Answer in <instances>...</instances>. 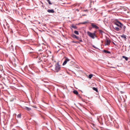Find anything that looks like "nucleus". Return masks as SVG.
<instances>
[{"label": "nucleus", "instance_id": "1", "mask_svg": "<svg viewBox=\"0 0 130 130\" xmlns=\"http://www.w3.org/2000/svg\"><path fill=\"white\" fill-rule=\"evenodd\" d=\"M113 24L116 25L117 27H113L114 29L117 31L121 30H122V24L121 22L116 20L115 21L113 22Z\"/></svg>", "mask_w": 130, "mask_h": 130}, {"label": "nucleus", "instance_id": "2", "mask_svg": "<svg viewBox=\"0 0 130 130\" xmlns=\"http://www.w3.org/2000/svg\"><path fill=\"white\" fill-rule=\"evenodd\" d=\"M96 33V31H94L93 33H92L89 31L87 32V34L88 36L93 39H94L95 37H97V36L95 35Z\"/></svg>", "mask_w": 130, "mask_h": 130}, {"label": "nucleus", "instance_id": "3", "mask_svg": "<svg viewBox=\"0 0 130 130\" xmlns=\"http://www.w3.org/2000/svg\"><path fill=\"white\" fill-rule=\"evenodd\" d=\"M55 71L57 72H58L60 70V67L59 62H57L55 65Z\"/></svg>", "mask_w": 130, "mask_h": 130}, {"label": "nucleus", "instance_id": "4", "mask_svg": "<svg viewBox=\"0 0 130 130\" xmlns=\"http://www.w3.org/2000/svg\"><path fill=\"white\" fill-rule=\"evenodd\" d=\"M105 45H108L110 44L111 41L109 39V38L106 37V39L105 40Z\"/></svg>", "mask_w": 130, "mask_h": 130}, {"label": "nucleus", "instance_id": "5", "mask_svg": "<svg viewBox=\"0 0 130 130\" xmlns=\"http://www.w3.org/2000/svg\"><path fill=\"white\" fill-rule=\"evenodd\" d=\"M64 58H65V60L62 64L63 66L65 65L67 63V62L70 60L69 59L66 57H65Z\"/></svg>", "mask_w": 130, "mask_h": 130}, {"label": "nucleus", "instance_id": "6", "mask_svg": "<svg viewBox=\"0 0 130 130\" xmlns=\"http://www.w3.org/2000/svg\"><path fill=\"white\" fill-rule=\"evenodd\" d=\"M91 24L92 28H95L96 29H98L99 28L98 26L95 25L94 23H91Z\"/></svg>", "mask_w": 130, "mask_h": 130}, {"label": "nucleus", "instance_id": "7", "mask_svg": "<svg viewBox=\"0 0 130 130\" xmlns=\"http://www.w3.org/2000/svg\"><path fill=\"white\" fill-rule=\"evenodd\" d=\"M91 126L94 130H98V129L95 127V125L94 124L92 123H91Z\"/></svg>", "mask_w": 130, "mask_h": 130}, {"label": "nucleus", "instance_id": "8", "mask_svg": "<svg viewBox=\"0 0 130 130\" xmlns=\"http://www.w3.org/2000/svg\"><path fill=\"white\" fill-rule=\"evenodd\" d=\"M72 37L73 38H75L77 39V40H79L80 38L76 36L74 34H73L72 35Z\"/></svg>", "mask_w": 130, "mask_h": 130}, {"label": "nucleus", "instance_id": "9", "mask_svg": "<svg viewBox=\"0 0 130 130\" xmlns=\"http://www.w3.org/2000/svg\"><path fill=\"white\" fill-rule=\"evenodd\" d=\"M120 36L122 38L124 39L125 40H126L127 39V36L126 35L124 34H123L122 35H121Z\"/></svg>", "mask_w": 130, "mask_h": 130}, {"label": "nucleus", "instance_id": "10", "mask_svg": "<svg viewBox=\"0 0 130 130\" xmlns=\"http://www.w3.org/2000/svg\"><path fill=\"white\" fill-rule=\"evenodd\" d=\"M47 11L49 13H54V11L53 9H48L47 10Z\"/></svg>", "mask_w": 130, "mask_h": 130}, {"label": "nucleus", "instance_id": "11", "mask_svg": "<svg viewBox=\"0 0 130 130\" xmlns=\"http://www.w3.org/2000/svg\"><path fill=\"white\" fill-rule=\"evenodd\" d=\"M73 92L74 94L76 95H78V92L76 90H74L73 91Z\"/></svg>", "mask_w": 130, "mask_h": 130}, {"label": "nucleus", "instance_id": "12", "mask_svg": "<svg viewBox=\"0 0 130 130\" xmlns=\"http://www.w3.org/2000/svg\"><path fill=\"white\" fill-rule=\"evenodd\" d=\"M126 28L125 26L122 24V29H123L124 31H125V29Z\"/></svg>", "mask_w": 130, "mask_h": 130}, {"label": "nucleus", "instance_id": "13", "mask_svg": "<svg viewBox=\"0 0 130 130\" xmlns=\"http://www.w3.org/2000/svg\"><path fill=\"white\" fill-rule=\"evenodd\" d=\"M24 109H26V110H28V111L30 110L31 109L30 108H29V107H25L24 108Z\"/></svg>", "mask_w": 130, "mask_h": 130}, {"label": "nucleus", "instance_id": "14", "mask_svg": "<svg viewBox=\"0 0 130 130\" xmlns=\"http://www.w3.org/2000/svg\"><path fill=\"white\" fill-rule=\"evenodd\" d=\"M122 57L123 58H124V59H125V60H126V61H127L128 60V58L125 56H122Z\"/></svg>", "mask_w": 130, "mask_h": 130}, {"label": "nucleus", "instance_id": "15", "mask_svg": "<svg viewBox=\"0 0 130 130\" xmlns=\"http://www.w3.org/2000/svg\"><path fill=\"white\" fill-rule=\"evenodd\" d=\"M103 52H104L105 53H108V54H110V52L109 51H107L106 50H104Z\"/></svg>", "mask_w": 130, "mask_h": 130}, {"label": "nucleus", "instance_id": "16", "mask_svg": "<svg viewBox=\"0 0 130 130\" xmlns=\"http://www.w3.org/2000/svg\"><path fill=\"white\" fill-rule=\"evenodd\" d=\"M96 92H98V90L97 88H95V87H93L92 88Z\"/></svg>", "mask_w": 130, "mask_h": 130}, {"label": "nucleus", "instance_id": "17", "mask_svg": "<svg viewBox=\"0 0 130 130\" xmlns=\"http://www.w3.org/2000/svg\"><path fill=\"white\" fill-rule=\"evenodd\" d=\"M93 76V75L92 74H90L89 75L88 77L90 79H91Z\"/></svg>", "mask_w": 130, "mask_h": 130}, {"label": "nucleus", "instance_id": "18", "mask_svg": "<svg viewBox=\"0 0 130 130\" xmlns=\"http://www.w3.org/2000/svg\"><path fill=\"white\" fill-rule=\"evenodd\" d=\"M72 27V28H74L75 29H76L77 28V27L76 26L72 25L71 26Z\"/></svg>", "mask_w": 130, "mask_h": 130}, {"label": "nucleus", "instance_id": "19", "mask_svg": "<svg viewBox=\"0 0 130 130\" xmlns=\"http://www.w3.org/2000/svg\"><path fill=\"white\" fill-rule=\"evenodd\" d=\"M74 33L75 34H76V35H78L79 34V33H78V31H76V30H75L74 31Z\"/></svg>", "mask_w": 130, "mask_h": 130}, {"label": "nucleus", "instance_id": "20", "mask_svg": "<svg viewBox=\"0 0 130 130\" xmlns=\"http://www.w3.org/2000/svg\"><path fill=\"white\" fill-rule=\"evenodd\" d=\"M88 23V21L86 22L82 23L81 24H86L87 23Z\"/></svg>", "mask_w": 130, "mask_h": 130}, {"label": "nucleus", "instance_id": "21", "mask_svg": "<svg viewBox=\"0 0 130 130\" xmlns=\"http://www.w3.org/2000/svg\"><path fill=\"white\" fill-rule=\"evenodd\" d=\"M48 3V4H49L51 5L52 4V3H51L50 2V0H46Z\"/></svg>", "mask_w": 130, "mask_h": 130}, {"label": "nucleus", "instance_id": "22", "mask_svg": "<svg viewBox=\"0 0 130 130\" xmlns=\"http://www.w3.org/2000/svg\"><path fill=\"white\" fill-rule=\"evenodd\" d=\"M17 117L19 118H21V115L20 114H18L17 116Z\"/></svg>", "mask_w": 130, "mask_h": 130}, {"label": "nucleus", "instance_id": "23", "mask_svg": "<svg viewBox=\"0 0 130 130\" xmlns=\"http://www.w3.org/2000/svg\"><path fill=\"white\" fill-rule=\"evenodd\" d=\"M72 42L75 43H79V42L77 41H73Z\"/></svg>", "mask_w": 130, "mask_h": 130}, {"label": "nucleus", "instance_id": "24", "mask_svg": "<svg viewBox=\"0 0 130 130\" xmlns=\"http://www.w3.org/2000/svg\"><path fill=\"white\" fill-rule=\"evenodd\" d=\"M78 96L79 97V99H81L82 98L80 96V95L79 94H78Z\"/></svg>", "mask_w": 130, "mask_h": 130}, {"label": "nucleus", "instance_id": "25", "mask_svg": "<svg viewBox=\"0 0 130 130\" xmlns=\"http://www.w3.org/2000/svg\"><path fill=\"white\" fill-rule=\"evenodd\" d=\"M83 11L87 12H88V10H87V9L85 10H83Z\"/></svg>", "mask_w": 130, "mask_h": 130}, {"label": "nucleus", "instance_id": "26", "mask_svg": "<svg viewBox=\"0 0 130 130\" xmlns=\"http://www.w3.org/2000/svg\"><path fill=\"white\" fill-rule=\"evenodd\" d=\"M79 43L80 42H82V39L81 38H80V39H79Z\"/></svg>", "mask_w": 130, "mask_h": 130}, {"label": "nucleus", "instance_id": "27", "mask_svg": "<svg viewBox=\"0 0 130 130\" xmlns=\"http://www.w3.org/2000/svg\"><path fill=\"white\" fill-rule=\"evenodd\" d=\"M3 4L2 3L0 2V6H2V5L3 6Z\"/></svg>", "mask_w": 130, "mask_h": 130}, {"label": "nucleus", "instance_id": "28", "mask_svg": "<svg viewBox=\"0 0 130 130\" xmlns=\"http://www.w3.org/2000/svg\"><path fill=\"white\" fill-rule=\"evenodd\" d=\"M93 47L95 48H97L95 47L94 45H93Z\"/></svg>", "mask_w": 130, "mask_h": 130}, {"label": "nucleus", "instance_id": "29", "mask_svg": "<svg viewBox=\"0 0 130 130\" xmlns=\"http://www.w3.org/2000/svg\"><path fill=\"white\" fill-rule=\"evenodd\" d=\"M120 92L121 93H124V92H123V91H120Z\"/></svg>", "mask_w": 130, "mask_h": 130}, {"label": "nucleus", "instance_id": "30", "mask_svg": "<svg viewBox=\"0 0 130 130\" xmlns=\"http://www.w3.org/2000/svg\"><path fill=\"white\" fill-rule=\"evenodd\" d=\"M100 32H102V30H100Z\"/></svg>", "mask_w": 130, "mask_h": 130}, {"label": "nucleus", "instance_id": "31", "mask_svg": "<svg viewBox=\"0 0 130 130\" xmlns=\"http://www.w3.org/2000/svg\"><path fill=\"white\" fill-rule=\"evenodd\" d=\"M76 11H79L78 9H77Z\"/></svg>", "mask_w": 130, "mask_h": 130}, {"label": "nucleus", "instance_id": "32", "mask_svg": "<svg viewBox=\"0 0 130 130\" xmlns=\"http://www.w3.org/2000/svg\"><path fill=\"white\" fill-rule=\"evenodd\" d=\"M83 15V16H86V15L85 14Z\"/></svg>", "mask_w": 130, "mask_h": 130}, {"label": "nucleus", "instance_id": "33", "mask_svg": "<svg viewBox=\"0 0 130 130\" xmlns=\"http://www.w3.org/2000/svg\"><path fill=\"white\" fill-rule=\"evenodd\" d=\"M129 122H130V120H129Z\"/></svg>", "mask_w": 130, "mask_h": 130}]
</instances>
